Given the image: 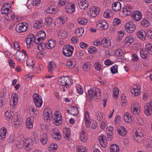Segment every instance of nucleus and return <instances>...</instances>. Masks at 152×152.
<instances>
[{"label":"nucleus","mask_w":152,"mask_h":152,"mask_svg":"<svg viewBox=\"0 0 152 152\" xmlns=\"http://www.w3.org/2000/svg\"><path fill=\"white\" fill-rule=\"evenodd\" d=\"M34 101L37 106L40 107L42 103L41 97L37 93L34 94L33 96Z\"/></svg>","instance_id":"nucleus-9"},{"label":"nucleus","mask_w":152,"mask_h":152,"mask_svg":"<svg viewBox=\"0 0 152 152\" xmlns=\"http://www.w3.org/2000/svg\"><path fill=\"white\" fill-rule=\"evenodd\" d=\"M132 94L135 96H137L140 94V87L139 86H135L131 90Z\"/></svg>","instance_id":"nucleus-17"},{"label":"nucleus","mask_w":152,"mask_h":152,"mask_svg":"<svg viewBox=\"0 0 152 152\" xmlns=\"http://www.w3.org/2000/svg\"><path fill=\"white\" fill-rule=\"evenodd\" d=\"M137 35L138 38L144 41L146 40V33L144 30L138 31L137 33Z\"/></svg>","instance_id":"nucleus-16"},{"label":"nucleus","mask_w":152,"mask_h":152,"mask_svg":"<svg viewBox=\"0 0 152 152\" xmlns=\"http://www.w3.org/2000/svg\"><path fill=\"white\" fill-rule=\"evenodd\" d=\"M110 149L112 152H118L119 151V148L116 144H113L110 146Z\"/></svg>","instance_id":"nucleus-35"},{"label":"nucleus","mask_w":152,"mask_h":152,"mask_svg":"<svg viewBox=\"0 0 152 152\" xmlns=\"http://www.w3.org/2000/svg\"><path fill=\"white\" fill-rule=\"evenodd\" d=\"M38 36L41 40H43L46 37V34L45 32L42 30L39 31L37 34V37Z\"/></svg>","instance_id":"nucleus-34"},{"label":"nucleus","mask_w":152,"mask_h":152,"mask_svg":"<svg viewBox=\"0 0 152 152\" xmlns=\"http://www.w3.org/2000/svg\"><path fill=\"white\" fill-rule=\"evenodd\" d=\"M48 140V137L46 133H43L41 135L40 140L42 144H46Z\"/></svg>","instance_id":"nucleus-23"},{"label":"nucleus","mask_w":152,"mask_h":152,"mask_svg":"<svg viewBox=\"0 0 152 152\" xmlns=\"http://www.w3.org/2000/svg\"><path fill=\"white\" fill-rule=\"evenodd\" d=\"M121 8V4L119 2H116L112 4V9L114 11L117 12Z\"/></svg>","instance_id":"nucleus-21"},{"label":"nucleus","mask_w":152,"mask_h":152,"mask_svg":"<svg viewBox=\"0 0 152 152\" xmlns=\"http://www.w3.org/2000/svg\"><path fill=\"white\" fill-rule=\"evenodd\" d=\"M77 152H87L86 148L83 146H79L77 149Z\"/></svg>","instance_id":"nucleus-46"},{"label":"nucleus","mask_w":152,"mask_h":152,"mask_svg":"<svg viewBox=\"0 0 152 152\" xmlns=\"http://www.w3.org/2000/svg\"><path fill=\"white\" fill-rule=\"evenodd\" d=\"M18 95L17 94H12L10 102L11 104H12V103H13L14 105H16L18 101Z\"/></svg>","instance_id":"nucleus-31"},{"label":"nucleus","mask_w":152,"mask_h":152,"mask_svg":"<svg viewBox=\"0 0 152 152\" xmlns=\"http://www.w3.org/2000/svg\"><path fill=\"white\" fill-rule=\"evenodd\" d=\"M113 92L114 93V96L115 99H116L118 97V94H119V90L118 88L116 87H114L113 89Z\"/></svg>","instance_id":"nucleus-55"},{"label":"nucleus","mask_w":152,"mask_h":152,"mask_svg":"<svg viewBox=\"0 0 152 152\" xmlns=\"http://www.w3.org/2000/svg\"><path fill=\"white\" fill-rule=\"evenodd\" d=\"M106 137L103 134H102L99 137V142L102 147L105 148L107 145V142Z\"/></svg>","instance_id":"nucleus-10"},{"label":"nucleus","mask_w":152,"mask_h":152,"mask_svg":"<svg viewBox=\"0 0 152 152\" xmlns=\"http://www.w3.org/2000/svg\"><path fill=\"white\" fill-rule=\"evenodd\" d=\"M97 126V124L95 120H91L90 123V126L93 129H95Z\"/></svg>","instance_id":"nucleus-48"},{"label":"nucleus","mask_w":152,"mask_h":152,"mask_svg":"<svg viewBox=\"0 0 152 152\" xmlns=\"http://www.w3.org/2000/svg\"><path fill=\"white\" fill-rule=\"evenodd\" d=\"M54 115H55L54 118H56L57 119H59L58 118H61V120H62V116L60 113L58 111H56L54 113Z\"/></svg>","instance_id":"nucleus-59"},{"label":"nucleus","mask_w":152,"mask_h":152,"mask_svg":"<svg viewBox=\"0 0 152 152\" xmlns=\"http://www.w3.org/2000/svg\"><path fill=\"white\" fill-rule=\"evenodd\" d=\"M84 32L83 28H79L76 30L75 34L77 36L80 37L81 36Z\"/></svg>","instance_id":"nucleus-40"},{"label":"nucleus","mask_w":152,"mask_h":152,"mask_svg":"<svg viewBox=\"0 0 152 152\" xmlns=\"http://www.w3.org/2000/svg\"><path fill=\"white\" fill-rule=\"evenodd\" d=\"M144 112L145 115L150 116L152 114V99L150 103H147L144 107Z\"/></svg>","instance_id":"nucleus-8"},{"label":"nucleus","mask_w":152,"mask_h":152,"mask_svg":"<svg viewBox=\"0 0 152 152\" xmlns=\"http://www.w3.org/2000/svg\"><path fill=\"white\" fill-rule=\"evenodd\" d=\"M78 4L80 8L86 10L88 6V3L86 0H78Z\"/></svg>","instance_id":"nucleus-14"},{"label":"nucleus","mask_w":152,"mask_h":152,"mask_svg":"<svg viewBox=\"0 0 152 152\" xmlns=\"http://www.w3.org/2000/svg\"><path fill=\"white\" fill-rule=\"evenodd\" d=\"M133 136L134 139L135 141H137L138 142H140L142 140L144 139L143 136L138 135L137 134H134Z\"/></svg>","instance_id":"nucleus-37"},{"label":"nucleus","mask_w":152,"mask_h":152,"mask_svg":"<svg viewBox=\"0 0 152 152\" xmlns=\"http://www.w3.org/2000/svg\"><path fill=\"white\" fill-rule=\"evenodd\" d=\"M135 24L132 22H129L126 23L124 26L125 31L129 33H132L136 29Z\"/></svg>","instance_id":"nucleus-3"},{"label":"nucleus","mask_w":152,"mask_h":152,"mask_svg":"<svg viewBox=\"0 0 152 152\" xmlns=\"http://www.w3.org/2000/svg\"><path fill=\"white\" fill-rule=\"evenodd\" d=\"M89 120V113L88 112H86L85 114V121L86 126L88 127L90 126V121Z\"/></svg>","instance_id":"nucleus-36"},{"label":"nucleus","mask_w":152,"mask_h":152,"mask_svg":"<svg viewBox=\"0 0 152 152\" xmlns=\"http://www.w3.org/2000/svg\"><path fill=\"white\" fill-rule=\"evenodd\" d=\"M125 7L127 8L126 13V15L127 16L131 15L132 12H132L134 11H133L132 9L131 8L130 5H127L125 6Z\"/></svg>","instance_id":"nucleus-43"},{"label":"nucleus","mask_w":152,"mask_h":152,"mask_svg":"<svg viewBox=\"0 0 152 152\" xmlns=\"http://www.w3.org/2000/svg\"><path fill=\"white\" fill-rule=\"evenodd\" d=\"M124 118L125 121L128 123H131L133 119L130 114L129 113H125Z\"/></svg>","instance_id":"nucleus-22"},{"label":"nucleus","mask_w":152,"mask_h":152,"mask_svg":"<svg viewBox=\"0 0 152 152\" xmlns=\"http://www.w3.org/2000/svg\"><path fill=\"white\" fill-rule=\"evenodd\" d=\"M26 56L25 53H23L19 50H17L16 55V58L18 61H20L25 58Z\"/></svg>","instance_id":"nucleus-18"},{"label":"nucleus","mask_w":152,"mask_h":152,"mask_svg":"<svg viewBox=\"0 0 152 152\" xmlns=\"http://www.w3.org/2000/svg\"><path fill=\"white\" fill-rule=\"evenodd\" d=\"M43 25V22L42 20H37L34 24V26L35 28H39L41 27Z\"/></svg>","instance_id":"nucleus-32"},{"label":"nucleus","mask_w":152,"mask_h":152,"mask_svg":"<svg viewBox=\"0 0 152 152\" xmlns=\"http://www.w3.org/2000/svg\"><path fill=\"white\" fill-rule=\"evenodd\" d=\"M13 120L14 121V124L16 128H18L21 124L23 122V118L20 115H18L15 113Z\"/></svg>","instance_id":"nucleus-7"},{"label":"nucleus","mask_w":152,"mask_h":152,"mask_svg":"<svg viewBox=\"0 0 152 152\" xmlns=\"http://www.w3.org/2000/svg\"><path fill=\"white\" fill-rule=\"evenodd\" d=\"M124 35V34L123 31H118L117 34L116 40L118 41H120L122 39Z\"/></svg>","instance_id":"nucleus-39"},{"label":"nucleus","mask_w":152,"mask_h":152,"mask_svg":"<svg viewBox=\"0 0 152 152\" xmlns=\"http://www.w3.org/2000/svg\"><path fill=\"white\" fill-rule=\"evenodd\" d=\"M140 25L142 26L147 27L148 26L149 24L148 21L147 20L145 19H144L143 20L141 21Z\"/></svg>","instance_id":"nucleus-53"},{"label":"nucleus","mask_w":152,"mask_h":152,"mask_svg":"<svg viewBox=\"0 0 152 152\" xmlns=\"http://www.w3.org/2000/svg\"><path fill=\"white\" fill-rule=\"evenodd\" d=\"M69 108L70 111V114L76 116L79 113L78 110L76 107L70 106Z\"/></svg>","instance_id":"nucleus-25"},{"label":"nucleus","mask_w":152,"mask_h":152,"mask_svg":"<svg viewBox=\"0 0 152 152\" xmlns=\"http://www.w3.org/2000/svg\"><path fill=\"white\" fill-rule=\"evenodd\" d=\"M110 13H111V12H110V10H107L104 13L103 16L105 18H109L110 17Z\"/></svg>","instance_id":"nucleus-63"},{"label":"nucleus","mask_w":152,"mask_h":152,"mask_svg":"<svg viewBox=\"0 0 152 152\" xmlns=\"http://www.w3.org/2000/svg\"><path fill=\"white\" fill-rule=\"evenodd\" d=\"M44 119L47 122H49L52 117L51 109L49 108H45L43 111Z\"/></svg>","instance_id":"nucleus-6"},{"label":"nucleus","mask_w":152,"mask_h":152,"mask_svg":"<svg viewBox=\"0 0 152 152\" xmlns=\"http://www.w3.org/2000/svg\"><path fill=\"white\" fill-rule=\"evenodd\" d=\"M140 54L141 58L143 59L147 58L148 56V55L149 54L146 48L141 50Z\"/></svg>","instance_id":"nucleus-30"},{"label":"nucleus","mask_w":152,"mask_h":152,"mask_svg":"<svg viewBox=\"0 0 152 152\" xmlns=\"http://www.w3.org/2000/svg\"><path fill=\"white\" fill-rule=\"evenodd\" d=\"M26 65L27 66H30L33 67L34 66V63L33 60L28 59L26 62Z\"/></svg>","instance_id":"nucleus-60"},{"label":"nucleus","mask_w":152,"mask_h":152,"mask_svg":"<svg viewBox=\"0 0 152 152\" xmlns=\"http://www.w3.org/2000/svg\"><path fill=\"white\" fill-rule=\"evenodd\" d=\"M24 146L26 150L29 151L32 148V145L36 143L35 138L31 139L30 141L28 140H25L23 141Z\"/></svg>","instance_id":"nucleus-5"},{"label":"nucleus","mask_w":152,"mask_h":152,"mask_svg":"<svg viewBox=\"0 0 152 152\" xmlns=\"http://www.w3.org/2000/svg\"><path fill=\"white\" fill-rule=\"evenodd\" d=\"M76 61L74 59H72L68 60L66 63V66L69 68L74 67L76 65Z\"/></svg>","instance_id":"nucleus-19"},{"label":"nucleus","mask_w":152,"mask_h":152,"mask_svg":"<svg viewBox=\"0 0 152 152\" xmlns=\"http://www.w3.org/2000/svg\"><path fill=\"white\" fill-rule=\"evenodd\" d=\"M57 119L56 118H54L53 122L54 124L56 126H58L61 124L62 123V120H61V118H58Z\"/></svg>","instance_id":"nucleus-49"},{"label":"nucleus","mask_w":152,"mask_h":152,"mask_svg":"<svg viewBox=\"0 0 152 152\" xmlns=\"http://www.w3.org/2000/svg\"><path fill=\"white\" fill-rule=\"evenodd\" d=\"M15 115H14V113H9L8 111L6 112L5 113V115L6 117H7L9 119H13L14 116H13Z\"/></svg>","instance_id":"nucleus-50"},{"label":"nucleus","mask_w":152,"mask_h":152,"mask_svg":"<svg viewBox=\"0 0 152 152\" xmlns=\"http://www.w3.org/2000/svg\"><path fill=\"white\" fill-rule=\"evenodd\" d=\"M140 107L139 106L138 103L137 102H132L131 105L130 109H134L140 108Z\"/></svg>","instance_id":"nucleus-56"},{"label":"nucleus","mask_w":152,"mask_h":152,"mask_svg":"<svg viewBox=\"0 0 152 152\" xmlns=\"http://www.w3.org/2000/svg\"><path fill=\"white\" fill-rule=\"evenodd\" d=\"M33 118L31 120V118H28L26 121V126L28 129H31L33 127Z\"/></svg>","instance_id":"nucleus-28"},{"label":"nucleus","mask_w":152,"mask_h":152,"mask_svg":"<svg viewBox=\"0 0 152 152\" xmlns=\"http://www.w3.org/2000/svg\"><path fill=\"white\" fill-rule=\"evenodd\" d=\"M65 9L66 12L69 13H72L75 10V5L71 3H68L65 6Z\"/></svg>","instance_id":"nucleus-13"},{"label":"nucleus","mask_w":152,"mask_h":152,"mask_svg":"<svg viewBox=\"0 0 152 152\" xmlns=\"http://www.w3.org/2000/svg\"><path fill=\"white\" fill-rule=\"evenodd\" d=\"M66 32L63 30H60L58 33V35L60 38L64 39L67 36Z\"/></svg>","instance_id":"nucleus-29"},{"label":"nucleus","mask_w":152,"mask_h":152,"mask_svg":"<svg viewBox=\"0 0 152 152\" xmlns=\"http://www.w3.org/2000/svg\"><path fill=\"white\" fill-rule=\"evenodd\" d=\"M63 135L65 139L66 140H69L71 135V130L69 128H65L63 130Z\"/></svg>","instance_id":"nucleus-15"},{"label":"nucleus","mask_w":152,"mask_h":152,"mask_svg":"<svg viewBox=\"0 0 152 152\" xmlns=\"http://www.w3.org/2000/svg\"><path fill=\"white\" fill-rule=\"evenodd\" d=\"M133 38L132 36H128L124 42V44L126 45V46H129L131 45V43L133 42Z\"/></svg>","instance_id":"nucleus-27"},{"label":"nucleus","mask_w":152,"mask_h":152,"mask_svg":"<svg viewBox=\"0 0 152 152\" xmlns=\"http://www.w3.org/2000/svg\"><path fill=\"white\" fill-rule=\"evenodd\" d=\"M74 48L72 46L69 45L64 46L63 49V54L67 57L71 56L73 51Z\"/></svg>","instance_id":"nucleus-4"},{"label":"nucleus","mask_w":152,"mask_h":152,"mask_svg":"<svg viewBox=\"0 0 152 152\" xmlns=\"http://www.w3.org/2000/svg\"><path fill=\"white\" fill-rule=\"evenodd\" d=\"M6 102V99L3 97L2 96L0 97V106L2 107L5 104Z\"/></svg>","instance_id":"nucleus-57"},{"label":"nucleus","mask_w":152,"mask_h":152,"mask_svg":"<svg viewBox=\"0 0 152 152\" xmlns=\"http://www.w3.org/2000/svg\"><path fill=\"white\" fill-rule=\"evenodd\" d=\"M82 87L80 85H78L76 86L77 90L78 93L80 94H83V89L81 88Z\"/></svg>","instance_id":"nucleus-64"},{"label":"nucleus","mask_w":152,"mask_h":152,"mask_svg":"<svg viewBox=\"0 0 152 152\" xmlns=\"http://www.w3.org/2000/svg\"><path fill=\"white\" fill-rule=\"evenodd\" d=\"M145 48L147 50L149 54H152V44H147Z\"/></svg>","instance_id":"nucleus-47"},{"label":"nucleus","mask_w":152,"mask_h":152,"mask_svg":"<svg viewBox=\"0 0 152 152\" xmlns=\"http://www.w3.org/2000/svg\"><path fill=\"white\" fill-rule=\"evenodd\" d=\"M28 26V24H27ZM28 26L24 24L23 23H20L17 24L15 27L16 31L19 33H22L26 31Z\"/></svg>","instance_id":"nucleus-11"},{"label":"nucleus","mask_w":152,"mask_h":152,"mask_svg":"<svg viewBox=\"0 0 152 152\" xmlns=\"http://www.w3.org/2000/svg\"><path fill=\"white\" fill-rule=\"evenodd\" d=\"M52 19L50 17H48L45 20V24L49 26L52 24Z\"/></svg>","instance_id":"nucleus-52"},{"label":"nucleus","mask_w":152,"mask_h":152,"mask_svg":"<svg viewBox=\"0 0 152 152\" xmlns=\"http://www.w3.org/2000/svg\"><path fill=\"white\" fill-rule=\"evenodd\" d=\"M70 80L69 76H63L59 79L58 83L60 85L68 88L71 86Z\"/></svg>","instance_id":"nucleus-2"},{"label":"nucleus","mask_w":152,"mask_h":152,"mask_svg":"<svg viewBox=\"0 0 152 152\" xmlns=\"http://www.w3.org/2000/svg\"><path fill=\"white\" fill-rule=\"evenodd\" d=\"M118 66L115 64L111 67L110 68L111 72L113 74H115L118 72Z\"/></svg>","instance_id":"nucleus-54"},{"label":"nucleus","mask_w":152,"mask_h":152,"mask_svg":"<svg viewBox=\"0 0 152 152\" xmlns=\"http://www.w3.org/2000/svg\"><path fill=\"white\" fill-rule=\"evenodd\" d=\"M113 128L111 126H109L106 128V132L107 134V138H109L110 137H112L113 134Z\"/></svg>","instance_id":"nucleus-24"},{"label":"nucleus","mask_w":152,"mask_h":152,"mask_svg":"<svg viewBox=\"0 0 152 152\" xmlns=\"http://www.w3.org/2000/svg\"><path fill=\"white\" fill-rule=\"evenodd\" d=\"M121 22V20L119 18H115L113 19V25L115 26L119 24Z\"/></svg>","instance_id":"nucleus-61"},{"label":"nucleus","mask_w":152,"mask_h":152,"mask_svg":"<svg viewBox=\"0 0 152 152\" xmlns=\"http://www.w3.org/2000/svg\"><path fill=\"white\" fill-rule=\"evenodd\" d=\"M58 148L57 145L55 143H52L50 145V147H49V150L50 151L52 150L53 151L56 150Z\"/></svg>","instance_id":"nucleus-51"},{"label":"nucleus","mask_w":152,"mask_h":152,"mask_svg":"<svg viewBox=\"0 0 152 152\" xmlns=\"http://www.w3.org/2000/svg\"><path fill=\"white\" fill-rule=\"evenodd\" d=\"M48 47L47 48L50 49L54 47L56 44L55 41L54 39H51L48 41L47 43Z\"/></svg>","instance_id":"nucleus-33"},{"label":"nucleus","mask_w":152,"mask_h":152,"mask_svg":"<svg viewBox=\"0 0 152 152\" xmlns=\"http://www.w3.org/2000/svg\"><path fill=\"white\" fill-rule=\"evenodd\" d=\"M87 20L85 18H79L77 20V22L80 24L85 25L87 23Z\"/></svg>","instance_id":"nucleus-41"},{"label":"nucleus","mask_w":152,"mask_h":152,"mask_svg":"<svg viewBox=\"0 0 152 152\" xmlns=\"http://www.w3.org/2000/svg\"><path fill=\"white\" fill-rule=\"evenodd\" d=\"M123 54V51L121 49H118L116 50L115 52V54L118 56H122Z\"/></svg>","instance_id":"nucleus-58"},{"label":"nucleus","mask_w":152,"mask_h":152,"mask_svg":"<svg viewBox=\"0 0 152 152\" xmlns=\"http://www.w3.org/2000/svg\"><path fill=\"white\" fill-rule=\"evenodd\" d=\"M131 17L134 20L137 21H139L142 17V14L139 11H136L132 12L131 14Z\"/></svg>","instance_id":"nucleus-12"},{"label":"nucleus","mask_w":152,"mask_h":152,"mask_svg":"<svg viewBox=\"0 0 152 152\" xmlns=\"http://www.w3.org/2000/svg\"><path fill=\"white\" fill-rule=\"evenodd\" d=\"M102 44L103 47H109L111 45L110 39L108 37L105 38L102 40Z\"/></svg>","instance_id":"nucleus-26"},{"label":"nucleus","mask_w":152,"mask_h":152,"mask_svg":"<svg viewBox=\"0 0 152 152\" xmlns=\"http://www.w3.org/2000/svg\"><path fill=\"white\" fill-rule=\"evenodd\" d=\"M91 64L89 62H85L83 65V67L85 71H89L91 67Z\"/></svg>","instance_id":"nucleus-38"},{"label":"nucleus","mask_w":152,"mask_h":152,"mask_svg":"<svg viewBox=\"0 0 152 152\" xmlns=\"http://www.w3.org/2000/svg\"><path fill=\"white\" fill-rule=\"evenodd\" d=\"M118 133L123 136L126 135L127 133V131L124 127L120 126L117 128Z\"/></svg>","instance_id":"nucleus-20"},{"label":"nucleus","mask_w":152,"mask_h":152,"mask_svg":"<svg viewBox=\"0 0 152 152\" xmlns=\"http://www.w3.org/2000/svg\"><path fill=\"white\" fill-rule=\"evenodd\" d=\"M94 113L95 115L96 118L99 121H100L101 120L103 117V113H100L99 111H97L96 112H94Z\"/></svg>","instance_id":"nucleus-42"},{"label":"nucleus","mask_w":152,"mask_h":152,"mask_svg":"<svg viewBox=\"0 0 152 152\" xmlns=\"http://www.w3.org/2000/svg\"><path fill=\"white\" fill-rule=\"evenodd\" d=\"M56 9L52 6L48 7L47 10V12L49 14H54L56 12Z\"/></svg>","instance_id":"nucleus-44"},{"label":"nucleus","mask_w":152,"mask_h":152,"mask_svg":"<svg viewBox=\"0 0 152 152\" xmlns=\"http://www.w3.org/2000/svg\"><path fill=\"white\" fill-rule=\"evenodd\" d=\"M101 91L99 88L94 87L92 89L88 90L86 94L87 97L91 100L94 97L98 99L100 98L101 96Z\"/></svg>","instance_id":"nucleus-1"},{"label":"nucleus","mask_w":152,"mask_h":152,"mask_svg":"<svg viewBox=\"0 0 152 152\" xmlns=\"http://www.w3.org/2000/svg\"><path fill=\"white\" fill-rule=\"evenodd\" d=\"M48 47L47 43L46 44L45 43H42V42L39 44L37 46V49L39 50H42L43 49H44L45 47Z\"/></svg>","instance_id":"nucleus-45"},{"label":"nucleus","mask_w":152,"mask_h":152,"mask_svg":"<svg viewBox=\"0 0 152 152\" xmlns=\"http://www.w3.org/2000/svg\"><path fill=\"white\" fill-rule=\"evenodd\" d=\"M90 11L91 15L92 17H94L95 16H96L98 15L96 14L95 10L93 8H90Z\"/></svg>","instance_id":"nucleus-62"}]
</instances>
